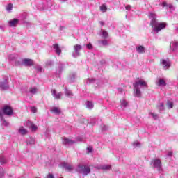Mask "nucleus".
Instances as JSON below:
<instances>
[{
    "label": "nucleus",
    "instance_id": "4",
    "mask_svg": "<svg viewBox=\"0 0 178 178\" xmlns=\"http://www.w3.org/2000/svg\"><path fill=\"white\" fill-rule=\"evenodd\" d=\"M152 162L153 163V166L154 168H156V169H158V170L161 169V168H162V163L161 162V159H154V160H152Z\"/></svg>",
    "mask_w": 178,
    "mask_h": 178
},
{
    "label": "nucleus",
    "instance_id": "1",
    "mask_svg": "<svg viewBox=\"0 0 178 178\" xmlns=\"http://www.w3.org/2000/svg\"><path fill=\"white\" fill-rule=\"evenodd\" d=\"M78 171L83 175V176H87L88 175H90V165H79Z\"/></svg>",
    "mask_w": 178,
    "mask_h": 178
},
{
    "label": "nucleus",
    "instance_id": "31",
    "mask_svg": "<svg viewBox=\"0 0 178 178\" xmlns=\"http://www.w3.org/2000/svg\"><path fill=\"white\" fill-rule=\"evenodd\" d=\"M65 169L68 172H70L71 170H73V165H67V166H65Z\"/></svg>",
    "mask_w": 178,
    "mask_h": 178
},
{
    "label": "nucleus",
    "instance_id": "39",
    "mask_svg": "<svg viewBox=\"0 0 178 178\" xmlns=\"http://www.w3.org/2000/svg\"><path fill=\"white\" fill-rule=\"evenodd\" d=\"M47 178H54V175L52 174H49L47 176Z\"/></svg>",
    "mask_w": 178,
    "mask_h": 178
},
{
    "label": "nucleus",
    "instance_id": "24",
    "mask_svg": "<svg viewBox=\"0 0 178 178\" xmlns=\"http://www.w3.org/2000/svg\"><path fill=\"white\" fill-rule=\"evenodd\" d=\"M166 106H167V108H168V109H172V108H173V102L170 101H168Z\"/></svg>",
    "mask_w": 178,
    "mask_h": 178
},
{
    "label": "nucleus",
    "instance_id": "20",
    "mask_svg": "<svg viewBox=\"0 0 178 178\" xmlns=\"http://www.w3.org/2000/svg\"><path fill=\"white\" fill-rule=\"evenodd\" d=\"M150 26L152 27H156V18H152L150 22Z\"/></svg>",
    "mask_w": 178,
    "mask_h": 178
},
{
    "label": "nucleus",
    "instance_id": "15",
    "mask_svg": "<svg viewBox=\"0 0 178 178\" xmlns=\"http://www.w3.org/2000/svg\"><path fill=\"white\" fill-rule=\"evenodd\" d=\"M19 133L22 134V136H26V134L29 133V131H27V129H25L24 127H20L19 129Z\"/></svg>",
    "mask_w": 178,
    "mask_h": 178
},
{
    "label": "nucleus",
    "instance_id": "9",
    "mask_svg": "<svg viewBox=\"0 0 178 178\" xmlns=\"http://www.w3.org/2000/svg\"><path fill=\"white\" fill-rule=\"evenodd\" d=\"M76 142H74V140H72V139L67 138L66 137H65L63 138V144H64V145H66L68 144V145H72V144H74Z\"/></svg>",
    "mask_w": 178,
    "mask_h": 178
},
{
    "label": "nucleus",
    "instance_id": "43",
    "mask_svg": "<svg viewBox=\"0 0 178 178\" xmlns=\"http://www.w3.org/2000/svg\"><path fill=\"white\" fill-rule=\"evenodd\" d=\"M99 24H100L101 26H105V23H104V22H102V21H101V22H99Z\"/></svg>",
    "mask_w": 178,
    "mask_h": 178
},
{
    "label": "nucleus",
    "instance_id": "38",
    "mask_svg": "<svg viewBox=\"0 0 178 178\" xmlns=\"http://www.w3.org/2000/svg\"><path fill=\"white\" fill-rule=\"evenodd\" d=\"M88 151L89 153H91L92 152V147H89L87 148Z\"/></svg>",
    "mask_w": 178,
    "mask_h": 178
},
{
    "label": "nucleus",
    "instance_id": "14",
    "mask_svg": "<svg viewBox=\"0 0 178 178\" xmlns=\"http://www.w3.org/2000/svg\"><path fill=\"white\" fill-rule=\"evenodd\" d=\"M64 92L65 95L68 97V98H73V92H72L69 89L65 88Z\"/></svg>",
    "mask_w": 178,
    "mask_h": 178
},
{
    "label": "nucleus",
    "instance_id": "44",
    "mask_svg": "<svg viewBox=\"0 0 178 178\" xmlns=\"http://www.w3.org/2000/svg\"><path fill=\"white\" fill-rule=\"evenodd\" d=\"M160 106H161V108H163V107L165 106H164V104H163V103H161V104H160Z\"/></svg>",
    "mask_w": 178,
    "mask_h": 178
},
{
    "label": "nucleus",
    "instance_id": "30",
    "mask_svg": "<svg viewBox=\"0 0 178 178\" xmlns=\"http://www.w3.org/2000/svg\"><path fill=\"white\" fill-rule=\"evenodd\" d=\"M102 37H103V38H108V31H102Z\"/></svg>",
    "mask_w": 178,
    "mask_h": 178
},
{
    "label": "nucleus",
    "instance_id": "27",
    "mask_svg": "<svg viewBox=\"0 0 178 178\" xmlns=\"http://www.w3.org/2000/svg\"><path fill=\"white\" fill-rule=\"evenodd\" d=\"M12 9H13V4L12 3L8 4L7 6L6 10H8V12H10Z\"/></svg>",
    "mask_w": 178,
    "mask_h": 178
},
{
    "label": "nucleus",
    "instance_id": "33",
    "mask_svg": "<svg viewBox=\"0 0 178 178\" xmlns=\"http://www.w3.org/2000/svg\"><path fill=\"white\" fill-rule=\"evenodd\" d=\"M149 115H151V116H152V118H154L155 120L158 119V114H155L154 113H149Z\"/></svg>",
    "mask_w": 178,
    "mask_h": 178
},
{
    "label": "nucleus",
    "instance_id": "25",
    "mask_svg": "<svg viewBox=\"0 0 178 178\" xmlns=\"http://www.w3.org/2000/svg\"><path fill=\"white\" fill-rule=\"evenodd\" d=\"M129 104V103H127V102L126 100H122L121 101V106L122 108H126V106H127V105Z\"/></svg>",
    "mask_w": 178,
    "mask_h": 178
},
{
    "label": "nucleus",
    "instance_id": "32",
    "mask_svg": "<svg viewBox=\"0 0 178 178\" xmlns=\"http://www.w3.org/2000/svg\"><path fill=\"white\" fill-rule=\"evenodd\" d=\"M31 112H33V113H37V107L35 106L31 107Z\"/></svg>",
    "mask_w": 178,
    "mask_h": 178
},
{
    "label": "nucleus",
    "instance_id": "8",
    "mask_svg": "<svg viewBox=\"0 0 178 178\" xmlns=\"http://www.w3.org/2000/svg\"><path fill=\"white\" fill-rule=\"evenodd\" d=\"M51 95L55 98V99H60L62 97V92H58L56 94V90L54 89L51 90Z\"/></svg>",
    "mask_w": 178,
    "mask_h": 178
},
{
    "label": "nucleus",
    "instance_id": "10",
    "mask_svg": "<svg viewBox=\"0 0 178 178\" xmlns=\"http://www.w3.org/2000/svg\"><path fill=\"white\" fill-rule=\"evenodd\" d=\"M74 49L75 54H76V55H80V52L81 51V49H83V47H81V45H80V44H76L74 47Z\"/></svg>",
    "mask_w": 178,
    "mask_h": 178
},
{
    "label": "nucleus",
    "instance_id": "5",
    "mask_svg": "<svg viewBox=\"0 0 178 178\" xmlns=\"http://www.w3.org/2000/svg\"><path fill=\"white\" fill-rule=\"evenodd\" d=\"M166 27V23L163 22V23H159L155 27V31H156V33H159V31H161V30L165 29Z\"/></svg>",
    "mask_w": 178,
    "mask_h": 178
},
{
    "label": "nucleus",
    "instance_id": "18",
    "mask_svg": "<svg viewBox=\"0 0 178 178\" xmlns=\"http://www.w3.org/2000/svg\"><path fill=\"white\" fill-rule=\"evenodd\" d=\"M0 87L2 90H8V88H9V86H8L5 82H1Z\"/></svg>",
    "mask_w": 178,
    "mask_h": 178
},
{
    "label": "nucleus",
    "instance_id": "19",
    "mask_svg": "<svg viewBox=\"0 0 178 178\" xmlns=\"http://www.w3.org/2000/svg\"><path fill=\"white\" fill-rule=\"evenodd\" d=\"M158 86H162L163 87H165V86H166V82L165 80L160 79L158 82Z\"/></svg>",
    "mask_w": 178,
    "mask_h": 178
},
{
    "label": "nucleus",
    "instance_id": "21",
    "mask_svg": "<svg viewBox=\"0 0 178 178\" xmlns=\"http://www.w3.org/2000/svg\"><path fill=\"white\" fill-rule=\"evenodd\" d=\"M135 91V97H141V91L138 88H136Z\"/></svg>",
    "mask_w": 178,
    "mask_h": 178
},
{
    "label": "nucleus",
    "instance_id": "45",
    "mask_svg": "<svg viewBox=\"0 0 178 178\" xmlns=\"http://www.w3.org/2000/svg\"><path fill=\"white\" fill-rule=\"evenodd\" d=\"M39 70H40V72H42V69H41V68H40Z\"/></svg>",
    "mask_w": 178,
    "mask_h": 178
},
{
    "label": "nucleus",
    "instance_id": "35",
    "mask_svg": "<svg viewBox=\"0 0 178 178\" xmlns=\"http://www.w3.org/2000/svg\"><path fill=\"white\" fill-rule=\"evenodd\" d=\"M86 48H88V49H92L93 47L92 44L91 43H89L86 45Z\"/></svg>",
    "mask_w": 178,
    "mask_h": 178
},
{
    "label": "nucleus",
    "instance_id": "28",
    "mask_svg": "<svg viewBox=\"0 0 178 178\" xmlns=\"http://www.w3.org/2000/svg\"><path fill=\"white\" fill-rule=\"evenodd\" d=\"M31 129H32V131H35V130H37L38 127H37V125L32 123L31 124Z\"/></svg>",
    "mask_w": 178,
    "mask_h": 178
},
{
    "label": "nucleus",
    "instance_id": "42",
    "mask_svg": "<svg viewBox=\"0 0 178 178\" xmlns=\"http://www.w3.org/2000/svg\"><path fill=\"white\" fill-rule=\"evenodd\" d=\"M125 8H126V10H130L131 6H127Z\"/></svg>",
    "mask_w": 178,
    "mask_h": 178
},
{
    "label": "nucleus",
    "instance_id": "23",
    "mask_svg": "<svg viewBox=\"0 0 178 178\" xmlns=\"http://www.w3.org/2000/svg\"><path fill=\"white\" fill-rule=\"evenodd\" d=\"M99 8L102 12H106V10H108V8H106V6H105V4L100 6Z\"/></svg>",
    "mask_w": 178,
    "mask_h": 178
},
{
    "label": "nucleus",
    "instance_id": "22",
    "mask_svg": "<svg viewBox=\"0 0 178 178\" xmlns=\"http://www.w3.org/2000/svg\"><path fill=\"white\" fill-rule=\"evenodd\" d=\"M86 107L89 109H92L94 108V104L91 102H87Z\"/></svg>",
    "mask_w": 178,
    "mask_h": 178
},
{
    "label": "nucleus",
    "instance_id": "11",
    "mask_svg": "<svg viewBox=\"0 0 178 178\" xmlns=\"http://www.w3.org/2000/svg\"><path fill=\"white\" fill-rule=\"evenodd\" d=\"M53 48H54L55 52L56 54H57V55H60V54H62V49H60V47H59V44H53Z\"/></svg>",
    "mask_w": 178,
    "mask_h": 178
},
{
    "label": "nucleus",
    "instance_id": "12",
    "mask_svg": "<svg viewBox=\"0 0 178 178\" xmlns=\"http://www.w3.org/2000/svg\"><path fill=\"white\" fill-rule=\"evenodd\" d=\"M8 23L10 24V27H15L17 23H19V19H13L12 20L8 21Z\"/></svg>",
    "mask_w": 178,
    "mask_h": 178
},
{
    "label": "nucleus",
    "instance_id": "16",
    "mask_svg": "<svg viewBox=\"0 0 178 178\" xmlns=\"http://www.w3.org/2000/svg\"><path fill=\"white\" fill-rule=\"evenodd\" d=\"M51 113H55L56 115H60L61 111L60 108H58V107H54L51 110Z\"/></svg>",
    "mask_w": 178,
    "mask_h": 178
},
{
    "label": "nucleus",
    "instance_id": "41",
    "mask_svg": "<svg viewBox=\"0 0 178 178\" xmlns=\"http://www.w3.org/2000/svg\"><path fill=\"white\" fill-rule=\"evenodd\" d=\"M150 16H151V17H152L153 19H155V14H154V13H150Z\"/></svg>",
    "mask_w": 178,
    "mask_h": 178
},
{
    "label": "nucleus",
    "instance_id": "13",
    "mask_svg": "<svg viewBox=\"0 0 178 178\" xmlns=\"http://www.w3.org/2000/svg\"><path fill=\"white\" fill-rule=\"evenodd\" d=\"M136 51L138 54H145V47L144 46H138L136 47Z\"/></svg>",
    "mask_w": 178,
    "mask_h": 178
},
{
    "label": "nucleus",
    "instance_id": "17",
    "mask_svg": "<svg viewBox=\"0 0 178 178\" xmlns=\"http://www.w3.org/2000/svg\"><path fill=\"white\" fill-rule=\"evenodd\" d=\"M112 168V166L111 165H101L99 169H102V170H109Z\"/></svg>",
    "mask_w": 178,
    "mask_h": 178
},
{
    "label": "nucleus",
    "instance_id": "34",
    "mask_svg": "<svg viewBox=\"0 0 178 178\" xmlns=\"http://www.w3.org/2000/svg\"><path fill=\"white\" fill-rule=\"evenodd\" d=\"M0 163H6V160H5V158L3 156H1L0 158Z\"/></svg>",
    "mask_w": 178,
    "mask_h": 178
},
{
    "label": "nucleus",
    "instance_id": "26",
    "mask_svg": "<svg viewBox=\"0 0 178 178\" xmlns=\"http://www.w3.org/2000/svg\"><path fill=\"white\" fill-rule=\"evenodd\" d=\"M29 92L31 94H37V88H31Z\"/></svg>",
    "mask_w": 178,
    "mask_h": 178
},
{
    "label": "nucleus",
    "instance_id": "29",
    "mask_svg": "<svg viewBox=\"0 0 178 178\" xmlns=\"http://www.w3.org/2000/svg\"><path fill=\"white\" fill-rule=\"evenodd\" d=\"M99 44H102L104 46L108 45V40H104L99 41Z\"/></svg>",
    "mask_w": 178,
    "mask_h": 178
},
{
    "label": "nucleus",
    "instance_id": "6",
    "mask_svg": "<svg viewBox=\"0 0 178 178\" xmlns=\"http://www.w3.org/2000/svg\"><path fill=\"white\" fill-rule=\"evenodd\" d=\"M22 62L25 66H34V61L30 58H25L22 60Z\"/></svg>",
    "mask_w": 178,
    "mask_h": 178
},
{
    "label": "nucleus",
    "instance_id": "36",
    "mask_svg": "<svg viewBox=\"0 0 178 178\" xmlns=\"http://www.w3.org/2000/svg\"><path fill=\"white\" fill-rule=\"evenodd\" d=\"M0 118L2 120H3L4 123H6V121L3 120V114L0 111Z\"/></svg>",
    "mask_w": 178,
    "mask_h": 178
},
{
    "label": "nucleus",
    "instance_id": "37",
    "mask_svg": "<svg viewBox=\"0 0 178 178\" xmlns=\"http://www.w3.org/2000/svg\"><path fill=\"white\" fill-rule=\"evenodd\" d=\"M162 6H163V8L168 7V3H166V1L163 2L162 3Z\"/></svg>",
    "mask_w": 178,
    "mask_h": 178
},
{
    "label": "nucleus",
    "instance_id": "40",
    "mask_svg": "<svg viewBox=\"0 0 178 178\" xmlns=\"http://www.w3.org/2000/svg\"><path fill=\"white\" fill-rule=\"evenodd\" d=\"M172 155H173V152L172 151L169 152L168 154V156H172Z\"/></svg>",
    "mask_w": 178,
    "mask_h": 178
},
{
    "label": "nucleus",
    "instance_id": "7",
    "mask_svg": "<svg viewBox=\"0 0 178 178\" xmlns=\"http://www.w3.org/2000/svg\"><path fill=\"white\" fill-rule=\"evenodd\" d=\"M133 86L134 88H138L139 86H143L144 87H147V82L143 80H139L138 81L135 82Z\"/></svg>",
    "mask_w": 178,
    "mask_h": 178
},
{
    "label": "nucleus",
    "instance_id": "3",
    "mask_svg": "<svg viewBox=\"0 0 178 178\" xmlns=\"http://www.w3.org/2000/svg\"><path fill=\"white\" fill-rule=\"evenodd\" d=\"M160 65L161 66H163L165 70H168L169 67H170L171 64L170 62L165 60V59H161L160 60Z\"/></svg>",
    "mask_w": 178,
    "mask_h": 178
},
{
    "label": "nucleus",
    "instance_id": "2",
    "mask_svg": "<svg viewBox=\"0 0 178 178\" xmlns=\"http://www.w3.org/2000/svg\"><path fill=\"white\" fill-rule=\"evenodd\" d=\"M2 112L6 116H12L13 115V108L10 106L6 105L2 108Z\"/></svg>",
    "mask_w": 178,
    "mask_h": 178
}]
</instances>
